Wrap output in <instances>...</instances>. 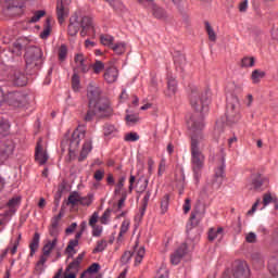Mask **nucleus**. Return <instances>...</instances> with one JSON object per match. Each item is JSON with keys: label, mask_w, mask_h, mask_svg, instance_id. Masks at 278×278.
<instances>
[{"label": "nucleus", "mask_w": 278, "mask_h": 278, "mask_svg": "<svg viewBox=\"0 0 278 278\" xmlns=\"http://www.w3.org/2000/svg\"><path fill=\"white\" fill-rule=\"evenodd\" d=\"M187 128L191 134V146L190 151H202L205 149L207 141L203 135V129L205 128V123L203 117L191 116L187 119Z\"/></svg>", "instance_id": "obj_1"}, {"label": "nucleus", "mask_w": 278, "mask_h": 278, "mask_svg": "<svg viewBox=\"0 0 278 278\" xmlns=\"http://www.w3.org/2000/svg\"><path fill=\"white\" fill-rule=\"evenodd\" d=\"M190 153L193 180L199 184L201 177H203V168H205V154L202 151H190Z\"/></svg>", "instance_id": "obj_2"}, {"label": "nucleus", "mask_w": 278, "mask_h": 278, "mask_svg": "<svg viewBox=\"0 0 278 278\" xmlns=\"http://www.w3.org/2000/svg\"><path fill=\"white\" fill-rule=\"evenodd\" d=\"M10 131V122L0 119V136H5ZM14 153V142L12 140H0V155H12Z\"/></svg>", "instance_id": "obj_3"}, {"label": "nucleus", "mask_w": 278, "mask_h": 278, "mask_svg": "<svg viewBox=\"0 0 278 278\" xmlns=\"http://www.w3.org/2000/svg\"><path fill=\"white\" fill-rule=\"evenodd\" d=\"M191 108H193V110L198 112V114H201L200 116H192L203 119V115L207 114V112L210 111V97H207V93H202L201 96L193 97L191 99Z\"/></svg>", "instance_id": "obj_4"}, {"label": "nucleus", "mask_w": 278, "mask_h": 278, "mask_svg": "<svg viewBox=\"0 0 278 278\" xmlns=\"http://www.w3.org/2000/svg\"><path fill=\"white\" fill-rule=\"evenodd\" d=\"M227 122L229 125H233V123H238L240 121V100L236 96H230L227 98Z\"/></svg>", "instance_id": "obj_5"}, {"label": "nucleus", "mask_w": 278, "mask_h": 278, "mask_svg": "<svg viewBox=\"0 0 278 278\" xmlns=\"http://www.w3.org/2000/svg\"><path fill=\"white\" fill-rule=\"evenodd\" d=\"M90 68H92L90 59L81 52L76 53L74 56V71L86 75V73L90 72Z\"/></svg>", "instance_id": "obj_6"}, {"label": "nucleus", "mask_w": 278, "mask_h": 278, "mask_svg": "<svg viewBox=\"0 0 278 278\" xmlns=\"http://www.w3.org/2000/svg\"><path fill=\"white\" fill-rule=\"evenodd\" d=\"M80 36L86 38V36H91V38L97 37V24H94V20L90 16H84L80 22Z\"/></svg>", "instance_id": "obj_7"}, {"label": "nucleus", "mask_w": 278, "mask_h": 278, "mask_svg": "<svg viewBox=\"0 0 278 278\" xmlns=\"http://www.w3.org/2000/svg\"><path fill=\"white\" fill-rule=\"evenodd\" d=\"M225 168H226L225 156H220L218 159V165L215 169V175L213 179L208 181L212 188H220V185L223 184V177H225Z\"/></svg>", "instance_id": "obj_8"}, {"label": "nucleus", "mask_w": 278, "mask_h": 278, "mask_svg": "<svg viewBox=\"0 0 278 278\" xmlns=\"http://www.w3.org/2000/svg\"><path fill=\"white\" fill-rule=\"evenodd\" d=\"M8 99L10 105H13V108H27L29 105V98L27 94L20 91L9 93Z\"/></svg>", "instance_id": "obj_9"}, {"label": "nucleus", "mask_w": 278, "mask_h": 278, "mask_svg": "<svg viewBox=\"0 0 278 278\" xmlns=\"http://www.w3.org/2000/svg\"><path fill=\"white\" fill-rule=\"evenodd\" d=\"M101 93V88H99L96 85H89L87 89V99L89 101V108L97 105L98 101H101V99L105 98Z\"/></svg>", "instance_id": "obj_10"}, {"label": "nucleus", "mask_w": 278, "mask_h": 278, "mask_svg": "<svg viewBox=\"0 0 278 278\" xmlns=\"http://www.w3.org/2000/svg\"><path fill=\"white\" fill-rule=\"evenodd\" d=\"M89 108L90 110H94L99 116H108L112 114V106L110 105V100H108V98L100 99L96 102V105Z\"/></svg>", "instance_id": "obj_11"}, {"label": "nucleus", "mask_w": 278, "mask_h": 278, "mask_svg": "<svg viewBox=\"0 0 278 278\" xmlns=\"http://www.w3.org/2000/svg\"><path fill=\"white\" fill-rule=\"evenodd\" d=\"M86 138V128L80 126L74 130L72 134L71 142H70V152L73 153L77 147H79V142Z\"/></svg>", "instance_id": "obj_12"}, {"label": "nucleus", "mask_w": 278, "mask_h": 278, "mask_svg": "<svg viewBox=\"0 0 278 278\" xmlns=\"http://www.w3.org/2000/svg\"><path fill=\"white\" fill-rule=\"evenodd\" d=\"M62 216L63 214L62 212H60L58 215L52 217L51 225L49 227V236L52 238V240H56V242L60 236V231H62V229L60 228V220H62Z\"/></svg>", "instance_id": "obj_13"}, {"label": "nucleus", "mask_w": 278, "mask_h": 278, "mask_svg": "<svg viewBox=\"0 0 278 278\" xmlns=\"http://www.w3.org/2000/svg\"><path fill=\"white\" fill-rule=\"evenodd\" d=\"M40 58H42V50L40 48L36 46L27 48L25 53V60L27 65L34 64L36 60H40Z\"/></svg>", "instance_id": "obj_14"}, {"label": "nucleus", "mask_w": 278, "mask_h": 278, "mask_svg": "<svg viewBox=\"0 0 278 278\" xmlns=\"http://www.w3.org/2000/svg\"><path fill=\"white\" fill-rule=\"evenodd\" d=\"M68 14H70L68 4L64 0H58L56 16L60 25L64 23V20L68 18Z\"/></svg>", "instance_id": "obj_15"}, {"label": "nucleus", "mask_w": 278, "mask_h": 278, "mask_svg": "<svg viewBox=\"0 0 278 278\" xmlns=\"http://www.w3.org/2000/svg\"><path fill=\"white\" fill-rule=\"evenodd\" d=\"M188 253V245L186 243L181 244L176 251L173 252L170 255V264L174 266H177L179 262H181V258L184 255Z\"/></svg>", "instance_id": "obj_16"}, {"label": "nucleus", "mask_w": 278, "mask_h": 278, "mask_svg": "<svg viewBox=\"0 0 278 278\" xmlns=\"http://www.w3.org/2000/svg\"><path fill=\"white\" fill-rule=\"evenodd\" d=\"M201 218H203V213L199 211V207H195L191 213L190 223L187 225L188 233L191 231L193 227H197V225L201 223Z\"/></svg>", "instance_id": "obj_17"}, {"label": "nucleus", "mask_w": 278, "mask_h": 278, "mask_svg": "<svg viewBox=\"0 0 278 278\" xmlns=\"http://www.w3.org/2000/svg\"><path fill=\"white\" fill-rule=\"evenodd\" d=\"M85 253L78 254L76 260H74L66 268L67 273H74V275H77L79 273V268H81V261L84 260Z\"/></svg>", "instance_id": "obj_18"}, {"label": "nucleus", "mask_w": 278, "mask_h": 278, "mask_svg": "<svg viewBox=\"0 0 278 278\" xmlns=\"http://www.w3.org/2000/svg\"><path fill=\"white\" fill-rule=\"evenodd\" d=\"M175 94H177V80L175 79V77L168 76L165 97H168V99H173Z\"/></svg>", "instance_id": "obj_19"}, {"label": "nucleus", "mask_w": 278, "mask_h": 278, "mask_svg": "<svg viewBox=\"0 0 278 278\" xmlns=\"http://www.w3.org/2000/svg\"><path fill=\"white\" fill-rule=\"evenodd\" d=\"M118 79V68L115 66H111L105 70L104 72V80L108 84H114Z\"/></svg>", "instance_id": "obj_20"}, {"label": "nucleus", "mask_w": 278, "mask_h": 278, "mask_svg": "<svg viewBox=\"0 0 278 278\" xmlns=\"http://www.w3.org/2000/svg\"><path fill=\"white\" fill-rule=\"evenodd\" d=\"M103 136L106 140H112L118 136V128L112 124H105L103 127Z\"/></svg>", "instance_id": "obj_21"}, {"label": "nucleus", "mask_w": 278, "mask_h": 278, "mask_svg": "<svg viewBox=\"0 0 278 278\" xmlns=\"http://www.w3.org/2000/svg\"><path fill=\"white\" fill-rule=\"evenodd\" d=\"M251 275L249 265L247 263L240 264L233 271L235 278H248Z\"/></svg>", "instance_id": "obj_22"}, {"label": "nucleus", "mask_w": 278, "mask_h": 278, "mask_svg": "<svg viewBox=\"0 0 278 278\" xmlns=\"http://www.w3.org/2000/svg\"><path fill=\"white\" fill-rule=\"evenodd\" d=\"M77 247H79V240L72 239L68 241V244L65 249V253L68 260H72V257H75V255L77 254V250H76Z\"/></svg>", "instance_id": "obj_23"}, {"label": "nucleus", "mask_w": 278, "mask_h": 278, "mask_svg": "<svg viewBox=\"0 0 278 278\" xmlns=\"http://www.w3.org/2000/svg\"><path fill=\"white\" fill-rule=\"evenodd\" d=\"M78 31H79V17L77 15H73L70 18V25L67 28V33L70 36H77Z\"/></svg>", "instance_id": "obj_24"}, {"label": "nucleus", "mask_w": 278, "mask_h": 278, "mask_svg": "<svg viewBox=\"0 0 278 278\" xmlns=\"http://www.w3.org/2000/svg\"><path fill=\"white\" fill-rule=\"evenodd\" d=\"M11 79L14 86H27V77L21 71H15Z\"/></svg>", "instance_id": "obj_25"}, {"label": "nucleus", "mask_w": 278, "mask_h": 278, "mask_svg": "<svg viewBox=\"0 0 278 278\" xmlns=\"http://www.w3.org/2000/svg\"><path fill=\"white\" fill-rule=\"evenodd\" d=\"M35 157L41 166L47 164V161L49 160V154L42 151V146H40V143H38L36 147Z\"/></svg>", "instance_id": "obj_26"}, {"label": "nucleus", "mask_w": 278, "mask_h": 278, "mask_svg": "<svg viewBox=\"0 0 278 278\" xmlns=\"http://www.w3.org/2000/svg\"><path fill=\"white\" fill-rule=\"evenodd\" d=\"M148 8L150 12H152L154 18H166V16H168V13H166L164 9L155 5L154 2H152Z\"/></svg>", "instance_id": "obj_27"}, {"label": "nucleus", "mask_w": 278, "mask_h": 278, "mask_svg": "<svg viewBox=\"0 0 278 278\" xmlns=\"http://www.w3.org/2000/svg\"><path fill=\"white\" fill-rule=\"evenodd\" d=\"M125 181H127V177L121 176L115 185L114 194L124 195L127 194V189H125Z\"/></svg>", "instance_id": "obj_28"}, {"label": "nucleus", "mask_w": 278, "mask_h": 278, "mask_svg": "<svg viewBox=\"0 0 278 278\" xmlns=\"http://www.w3.org/2000/svg\"><path fill=\"white\" fill-rule=\"evenodd\" d=\"M129 45L125 41H117L114 42L113 46L111 47L112 51H114V53L116 55H123L127 49H128Z\"/></svg>", "instance_id": "obj_29"}, {"label": "nucleus", "mask_w": 278, "mask_h": 278, "mask_svg": "<svg viewBox=\"0 0 278 278\" xmlns=\"http://www.w3.org/2000/svg\"><path fill=\"white\" fill-rule=\"evenodd\" d=\"M225 236V230L223 227H219L217 229L211 228L208 231V240L214 241V240H223V237Z\"/></svg>", "instance_id": "obj_30"}, {"label": "nucleus", "mask_w": 278, "mask_h": 278, "mask_svg": "<svg viewBox=\"0 0 278 278\" xmlns=\"http://www.w3.org/2000/svg\"><path fill=\"white\" fill-rule=\"evenodd\" d=\"M47 260H49V255H45L42 254L39 257V261L37 262L35 269L39 275H42V273H45V268H47Z\"/></svg>", "instance_id": "obj_31"}, {"label": "nucleus", "mask_w": 278, "mask_h": 278, "mask_svg": "<svg viewBox=\"0 0 278 278\" xmlns=\"http://www.w3.org/2000/svg\"><path fill=\"white\" fill-rule=\"evenodd\" d=\"M38 247H40V233L36 232L30 244V257H34L36 255V251H38Z\"/></svg>", "instance_id": "obj_32"}, {"label": "nucleus", "mask_w": 278, "mask_h": 278, "mask_svg": "<svg viewBox=\"0 0 278 278\" xmlns=\"http://www.w3.org/2000/svg\"><path fill=\"white\" fill-rule=\"evenodd\" d=\"M38 247H40V233L36 232L30 244V257H34L36 255V251H38Z\"/></svg>", "instance_id": "obj_33"}, {"label": "nucleus", "mask_w": 278, "mask_h": 278, "mask_svg": "<svg viewBox=\"0 0 278 278\" xmlns=\"http://www.w3.org/2000/svg\"><path fill=\"white\" fill-rule=\"evenodd\" d=\"M90 151H92V141L87 140L84 143L83 149L80 151L79 161L81 162V161L86 160V157H88V153H90Z\"/></svg>", "instance_id": "obj_34"}, {"label": "nucleus", "mask_w": 278, "mask_h": 278, "mask_svg": "<svg viewBox=\"0 0 278 278\" xmlns=\"http://www.w3.org/2000/svg\"><path fill=\"white\" fill-rule=\"evenodd\" d=\"M58 247V239L48 240V242L42 248L43 255H51V251H53Z\"/></svg>", "instance_id": "obj_35"}, {"label": "nucleus", "mask_w": 278, "mask_h": 278, "mask_svg": "<svg viewBox=\"0 0 278 278\" xmlns=\"http://www.w3.org/2000/svg\"><path fill=\"white\" fill-rule=\"evenodd\" d=\"M100 42L103 45V47H109V49H112L114 46V36L102 34L100 35Z\"/></svg>", "instance_id": "obj_36"}, {"label": "nucleus", "mask_w": 278, "mask_h": 278, "mask_svg": "<svg viewBox=\"0 0 278 278\" xmlns=\"http://www.w3.org/2000/svg\"><path fill=\"white\" fill-rule=\"evenodd\" d=\"M268 270L271 275H278V256H273L268 261Z\"/></svg>", "instance_id": "obj_37"}, {"label": "nucleus", "mask_w": 278, "mask_h": 278, "mask_svg": "<svg viewBox=\"0 0 278 278\" xmlns=\"http://www.w3.org/2000/svg\"><path fill=\"white\" fill-rule=\"evenodd\" d=\"M131 225V222L129 219H125L122 223L121 230L118 233L117 242H123V236L129 231V226Z\"/></svg>", "instance_id": "obj_38"}, {"label": "nucleus", "mask_w": 278, "mask_h": 278, "mask_svg": "<svg viewBox=\"0 0 278 278\" xmlns=\"http://www.w3.org/2000/svg\"><path fill=\"white\" fill-rule=\"evenodd\" d=\"M126 113L125 121L129 127H132V125L140 122V116H138V114H131L129 113V110H126Z\"/></svg>", "instance_id": "obj_39"}, {"label": "nucleus", "mask_w": 278, "mask_h": 278, "mask_svg": "<svg viewBox=\"0 0 278 278\" xmlns=\"http://www.w3.org/2000/svg\"><path fill=\"white\" fill-rule=\"evenodd\" d=\"M144 253H146L144 247L137 248L132 252V256L135 257L136 265L142 263V258L144 257Z\"/></svg>", "instance_id": "obj_40"}, {"label": "nucleus", "mask_w": 278, "mask_h": 278, "mask_svg": "<svg viewBox=\"0 0 278 278\" xmlns=\"http://www.w3.org/2000/svg\"><path fill=\"white\" fill-rule=\"evenodd\" d=\"M264 77H266V72H264L262 70H255L252 72L253 84H260V81H262V79H264Z\"/></svg>", "instance_id": "obj_41"}, {"label": "nucleus", "mask_w": 278, "mask_h": 278, "mask_svg": "<svg viewBox=\"0 0 278 278\" xmlns=\"http://www.w3.org/2000/svg\"><path fill=\"white\" fill-rule=\"evenodd\" d=\"M20 244H21V235H18V237L16 239H14V238L11 239L8 248H10L12 255H16V251H18Z\"/></svg>", "instance_id": "obj_42"}, {"label": "nucleus", "mask_w": 278, "mask_h": 278, "mask_svg": "<svg viewBox=\"0 0 278 278\" xmlns=\"http://www.w3.org/2000/svg\"><path fill=\"white\" fill-rule=\"evenodd\" d=\"M51 36V21L47 20L43 30L40 33V38L47 40Z\"/></svg>", "instance_id": "obj_43"}, {"label": "nucleus", "mask_w": 278, "mask_h": 278, "mask_svg": "<svg viewBox=\"0 0 278 278\" xmlns=\"http://www.w3.org/2000/svg\"><path fill=\"white\" fill-rule=\"evenodd\" d=\"M223 131H225V122H223V119H218L214 128L215 138H218Z\"/></svg>", "instance_id": "obj_44"}, {"label": "nucleus", "mask_w": 278, "mask_h": 278, "mask_svg": "<svg viewBox=\"0 0 278 278\" xmlns=\"http://www.w3.org/2000/svg\"><path fill=\"white\" fill-rule=\"evenodd\" d=\"M267 184H268V178L266 177L262 178V176H258L253 180V186L256 190H260L262 186H266Z\"/></svg>", "instance_id": "obj_45"}, {"label": "nucleus", "mask_w": 278, "mask_h": 278, "mask_svg": "<svg viewBox=\"0 0 278 278\" xmlns=\"http://www.w3.org/2000/svg\"><path fill=\"white\" fill-rule=\"evenodd\" d=\"M72 88H73L74 92H79V90L81 88L79 75H77V73H74V75L72 77Z\"/></svg>", "instance_id": "obj_46"}, {"label": "nucleus", "mask_w": 278, "mask_h": 278, "mask_svg": "<svg viewBox=\"0 0 278 278\" xmlns=\"http://www.w3.org/2000/svg\"><path fill=\"white\" fill-rule=\"evenodd\" d=\"M205 29L208 36V40H211L212 42H216V31H214V28H212V25H210L208 22H205Z\"/></svg>", "instance_id": "obj_47"}, {"label": "nucleus", "mask_w": 278, "mask_h": 278, "mask_svg": "<svg viewBox=\"0 0 278 278\" xmlns=\"http://www.w3.org/2000/svg\"><path fill=\"white\" fill-rule=\"evenodd\" d=\"M241 66L243 68H249L251 66H255V58L253 56H244L241 61Z\"/></svg>", "instance_id": "obj_48"}, {"label": "nucleus", "mask_w": 278, "mask_h": 278, "mask_svg": "<svg viewBox=\"0 0 278 278\" xmlns=\"http://www.w3.org/2000/svg\"><path fill=\"white\" fill-rule=\"evenodd\" d=\"M104 249H108V241L106 240H100V241L97 242V245L93 249V253H103Z\"/></svg>", "instance_id": "obj_49"}, {"label": "nucleus", "mask_w": 278, "mask_h": 278, "mask_svg": "<svg viewBox=\"0 0 278 278\" xmlns=\"http://www.w3.org/2000/svg\"><path fill=\"white\" fill-rule=\"evenodd\" d=\"M169 201H170V197H168V194L163 197V199L161 200V213L162 214H165L166 212H168Z\"/></svg>", "instance_id": "obj_50"}, {"label": "nucleus", "mask_w": 278, "mask_h": 278, "mask_svg": "<svg viewBox=\"0 0 278 278\" xmlns=\"http://www.w3.org/2000/svg\"><path fill=\"white\" fill-rule=\"evenodd\" d=\"M155 278H168V268L166 265H161V267L157 269Z\"/></svg>", "instance_id": "obj_51"}, {"label": "nucleus", "mask_w": 278, "mask_h": 278, "mask_svg": "<svg viewBox=\"0 0 278 278\" xmlns=\"http://www.w3.org/2000/svg\"><path fill=\"white\" fill-rule=\"evenodd\" d=\"M91 68H93V73H96V75H99V73L105 68V64L101 61H96L94 64L91 65Z\"/></svg>", "instance_id": "obj_52"}, {"label": "nucleus", "mask_w": 278, "mask_h": 278, "mask_svg": "<svg viewBox=\"0 0 278 278\" xmlns=\"http://www.w3.org/2000/svg\"><path fill=\"white\" fill-rule=\"evenodd\" d=\"M124 140L126 142H138V140H140V136L137 132H129L125 136Z\"/></svg>", "instance_id": "obj_53"}, {"label": "nucleus", "mask_w": 278, "mask_h": 278, "mask_svg": "<svg viewBox=\"0 0 278 278\" xmlns=\"http://www.w3.org/2000/svg\"><path fill=\"white\" fill-rule=\"evenodd\" d=\"M92 201H94V198L92 197V194H89L87 197H80L78 203H80V205H91Z\"/></svg>", "instance_id": "obj_54"}, {"label": "nucleus", "mask_w": 278, "mask_h": 278, "mask_svg": "<svg viewBox=\"0 0 278 278\" xmlns=\"http://www.w3.org/2000/svg\"><path fill=\"white\" fill-rule=\"evenodd\" d=\"M79 193L77 191L73 192L68 197V204L70 205H75L76 203H79Z\"/></svg>", "instance_id": "obj_55"}, {"label": "nucleus", "mask_w": 278, "mask_h": 278, "mask_svg": "<svg viewBox=\"0 0 278 278\" xmlns=\"http://www.w3.org/2000/svg\"><path fill=\"white\" fill-rule=\"evenodd\" d=\"M42 16H45V11H36L34 16L29 20V23H38Z\"/></svg>", "instance_id": "obj_56"}, {"label": "nucleus", "mask_w": 278, "mask_h": 278, "mask_svg": "<svg viewBox=\"0 0 278 278\" xmlns=\"http://www.w3.org/2000/svg\"><path fill=\"white\" fill-rule=\"evenodd\" d=\"M8 205L11 210H14V207H18V205H21V197H15L11 199Z\"/></svg>", "instance_id": "obj_57"}, {"label": "nucleus", "mask_w": 278, "mask_h": 278, "mask_svg": "<svg viewBox=\"0 0 278 278\" xmlns=\"http://www.w3.org/2000/svg\"><path fill=\"white\" fill-rule=\"evenodd\" d=\"M92 229V236L94 238H99V236H101V233H103V226H91Z\"/></svg>", "instance_id": "obj_58"}, {"label": "nucleus", "mask_w": 278, "mask_h": 278, "mask_svg": "<svg viewBox=\"0 0 278 278\" xmlns=\"http://www.w3.org/2000/svg\"><path fill=\"white\" fill-rule=\"evenodd\" d=\"M97 114H99L97 111H94V109H90L87 112L86 116H85V121L87 123H90V121H92L94 118V116H97Z\"/></svg>", "instance_id": "obj_59"}, {"label": "nucleus", "mask_w": 278, "mask_h": 278, "mask_svg": "<svg viewBox=\"0 0 278 278\" xmlns=\"http://www.w3.org/2000/svg\"><path fill=\"white\" fill-rule=\"evenodd\" d=\"M245 241L253 244L257 242V235L255 232H249L245 235Z\"/></svg>", "instance_id": "obj_60"}, {"label": "nucleus", "mask_w": 278, "mask_h": 278, "mask_svg": "<svg viewBox=\"0 0 278 278\" xmlns=\"http://www.w3.org/2000/svg\"><path fill=\"white\" fill-rule=\"evenodd\" d=\"M103 177H105V170L97 169L94 175H93V179H96V181H102Z\"/></svg>", "instance_id": "obj_61"}, {"label": "nucleus", "mask_w": 278, "mask_h": 278, "mask_svg": "<svg viewBox=\"0 0 278 278\" xmlns=\"http://www.w3.org/2000/svg\"><path fill=\"white\" fill-rule=\"evenodd\" d=\"M191 201L190 198H187L185 200V203L182 205V210H184V214H188V212H190V210L192 208V204H191Z\"/></svg>", "instance_id": "obj_62"}, {"label": "nucleus", "mask_w": 278, "mask_h": 278, "mask_svg": "<svg viewBox=\"0 0 278 278\" xmlns=\"http://www.w3.org/2000/svg\"><path fill=\"white\" fill-rule=\"evenodd\" d=\"M97 223H99V213L94 212L89 219V225L94 227Z\"/></svg>", "instance_id": "obj_63"}, {"label": "nucleus", "mask_w": 278, "mask_h": 278, "mask_svg": "<svg viewBox=\"0 0 278 278\" xmlns=\"http://www.w3.org/2000/svg\"><path fill=\"white\" fill-rule=\"evenodd\" d=\"M66 53H67V49L66 46H61L60 51H59V58L60 60H66Z\"/></svg>", "instance_id": "obj_64"}]
</instances>
